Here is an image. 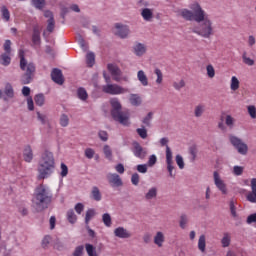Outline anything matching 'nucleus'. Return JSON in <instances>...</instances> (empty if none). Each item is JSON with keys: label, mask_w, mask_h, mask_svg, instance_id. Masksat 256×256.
<instances>
[{"label": "nucleus", "mask_w": 256, "mask_h": 256, "mask_svg": "<svg viewBox=\"0 0 256 256\" xmlns=\"http://www.w3.org/2000/svg\"><path fill=\"white\" fill-rule=\"evenodd\" d=\"M189 9H181L179 12L180 16L186 21L199 23V26L193 29V33L202 38L210 39V37L214 35V28L213 23L207 17L206 12L197 1L191 2L189 4Z\"/></svg>", "instance_id": "f257e3e1"}, {"label": "nucleus", "mask_w": 256, "mask_h": 256, "mask_svg": "<svg viewBox=\"0 0 256 256\" xmlns=\"http://www.w3.org/2000/svg\"><path fill=\"white\" fill-rule=\"evenodd\" d=\"M51 201H53V192L51 191V188L45 184L37 186L32 199L33 205L36 207L37 211L47 209Z\"/></svg>", "instance_id": "f03ea898"}, {"label": "nucleus", "mask_w": 256, "mask_h": 256, "mask_svg": "<svg viewBox=\"0 0 256 256\" xmlns=\"http://www.w3.org/2000/svg\"><path fill=\"white\" fill-rule=\"evenodd\" d=\"M38 179H48L55 173V157L53 152L45 150L38 162Z\"/></svg>", "instance_id": "7ed1b4c3"}, {"label": "nucleus", "mask_w": 256, "mask_h": 256, "mask_svg": "<svg viewBox=\"0 0 256 256\" xmlns=\"http://www.w3.org/2000/svg\"><path fill=\"white\" fill-rule=\"evenodd\" d=\"M110 105L111 116L114 121H117V123H120V125H129V113L121 110V102H119V99L112 98L110 100Z\"/></svg>", "instance_id": "20e7f679"}, {"label": "nucleus", "mask_w": 256, "mask_h": 256, "mask_svg": "<svg viewBox=\"0 0 256 256\" xmlns=\"http://www.w3.org/2000/svg\"><path fill=\"white\" fill-rule=\"evenodd\" d=\"M20 69L24 71L21 77L23 85H29L33 81V75H35V64L25 59L23 52H20Z\"/></svg>", "instance_id": "39448f33"}, {"label": "nucleus", "mask_w": 256, "mask_h": 256, "mask_svg": "<svg viewBox=\"0 0 256 256\" xmlns=\"http://www.w3.org/2000/svg\"><path fill=\"white\" fill-rule=\"evenodd\" d=\"M169 142L168 138H161L160 140V145L162 147L166 146V164H167V170L169 172V176L174 178V175L172 173V171L174 170V166H173V160H172V152L169 148V146L167 145Z\"/></svg>", "instance_id": "423d86ee"}, {"label": "nucleus", "mask_w": 256, "mask_h": 256, "mask_svg": "<svg viewBox=\"0 0 256 256\" xmlns=\"http://www.w3.org/2000/svg\"><path fill=\"white\" fill-rule=\"evenodd\" d=\"M229 141L239 154L246 155L248 153V146L241 140V138H237V136H229Z\"/></svg>", "instance_id": "0eeeda50"}, {"label": "nucleus", "mask_w": 256, "mask_h": 256, "mask_svg": "<svg viewBox=\"0 0 256 256\" xmlns=\"http://www.w3.org/2000/svg\"><path fill=\"white\" fill-rule=\"evenodd\" d=\"M44 17L47 19V26L46 30H44L43 32V37L47 39V37H49V34L55 29V18L53 17V12H51L50 10L44 11Z\"/></svg>", "instance_id": "6e6552de"}, {"label": "nucleus", "mask_w": 256, "mask_h": 256, "mask_svg": "<svg viewBox=\"0 0 256 256\" xmlns=\"http://www.w3.org/2000/svg\"><path fill=\"white\" fill-rule=\"evenodd\" d=\"M112 32L116 37H119L120 39H127V36L129 35V27L127 24L118 22L114 24Z\"/></svg>", "instance_id": "1a4fd4ad"}, {"label": "nucleus", "mask_w": 256, "mask_h": 256, "mask_svg": "<svg viewBox=\"0 0 256 256\" xmlns=\"http://www.w3.org/2000/svg\"><path fill=\"white\" fill-rule=\"evenodd\" d=\"M102 91L108 95H121L125 93L126 90L117 84H106L102 86Z\"/></svg>", "instance_id": "9d476101"}, {"label": "nucleus", "mask_w": 256, "mask_h": 256, "mask_svg": "<svg viewBox=\"0 0 256 256\" xmlns=\"http://www.w3.org/2000/svg\"><path fill=\"white\" fill-rule=\"evenodd\" d=\"M108 70L110 71L114 81L121 83V81H127V76H124L121 70L113 64H108Z\"/></svg>", "instance_id": "9b49d317"}, {"label": "nucleus", "mask_w": 256, "mask_h": 256, "mask_svg": "<svg viewBox=\"0 0 256 256\" xmlns=\"http://www.w3.org/2000/svg\"><path fill=\"white\" fill-rule=\"evenodd\" d=\"M213 179H214V184L216 186V188L223 194V195H227L228 194V189H227V185L225 184V182L221 179L220 175L218 172H214L213 173Z\"/></svg>", "instance_id": "f8f14e48"}, {"label": "nucleus", "mask_w": 256, "mask_h": 256, "mask_svg": "<svg viewBox=\"0 0 256 256\" xmlns=\"http://www.w3.org/2000/svg\"><path fill=\"white\" fill-rule=\"evenodd\" d=\"M132 145V152L137 158L145 159V157H147V150L143 148L139 142H133Z\"/></svg>", "instance_id": "ddd939ff"}, {"label": "nucleus", "mask_w": 256, "mask_h": 256, "mask_svg": "<svg viewBox=\"0 0 256 256\" xmlns=\"http://www.w3.org/2000/svg\"><path fill=\"white\" fill-rule=\"evenodd\" d=\"M108 183L111 185V187H122L123 186V180L121 179V176L115 173H110L107 176Z\"/></svg>", "instance_id": "4468645a"}, {"label": "nucleus", "mask_w": 256, "mask_h": 256, "mask_svg": "<svg viewBox=\"0 0 256 256\" xmlns=\"http://www.w3.org/2000/svg\"><path fill=\"white\" fill-rule=\"evenodd\" d=\"M51 78L54 83H57V85H63L64 80H63V73L57 69L54 68L51 72Z\"/></svg>", "instance_id": "2eb2a0df"}, {"label": "nucleus", "mask_w": 256, "mask_h": 256, "mask_svg": "<svg viewBox=\"0 0 256 256\" xmlns=\"http://www.w3.org/2000/svg\"><path fill=\"white\" fill-rule=\"evenodd\" d=\"M33 45H41V26L35 25L32 34Z\"/></svg>", "instance_id": "dca6fc26"}, {"label": "nucleus", "mask_w": 256, "mask_h": 256, "mask_svg": "<svg viewBox=\"0 0 256 256\" xmlns=\"http://www.w3.org/2000/svg\"><path fill=\"white\" fill-rule=\"evenodd\" d=\"M133 52L136 56L141 57L147 53V46L141 42H136L133 46Z\"/></svg>", "instance_id": "f3484780"}, {"label": "nucleus", "mask_w": 256, "mask_h": 256, "mask_svg": "<svg viewBox=\"0 0 256 256\" xmlns=\"http://www.w3.org/2000/svg\"><path fill=\"white\" fill-rule=\"evenodd\" d=\"M90 199H92V201H96L99 203V201L103 200V194L101 193V190H99V187L94 186L92 187L91 191H90Z\"/></svg>", "instance_id": "a211bd4d"}, {"label": "nucleus", "mask_w": 256, "mask_h": 256, "mask_svg": "<svg viewBox=\"0 0 256 256\" xmlns=\"http://www.w3.org/2000/svg\"><path fill=\"white\" fill-rule=\"evenodd\" d=\"M23 157L26 163H31L33 161V148L31 145H26L23 150Z\"/></svg>", "instance_id": "6ab92c4d"}, {"label": "nucleus", "mask_w": 256, "mask_h": 256, "mask_svg": "<svg viewBox=\"0 0 256 256\" xmlns=\"http://www.w3.org/2000/svg\"><path fill=\"white\" fill-rule=\"evenodd\" d=\"M252 192L247 195V200L251 203H256V178L251 180Z\"/></svg>", "instance_id": "aec40b11"}, {"label": "nucleus", "mask_w": 256, "mask_h": 256, "mask_svg": "<svg viewBox=\"0 0 256 256\" xmlns=\"http://www.w3.org/2000/svg\"><path fill=\"white\" fill-rule=\"evenodd\" d=\"M30 5L37 11H43L47 6L46 0H30Z\"/></svg>", "instance_id": "412c9836"}, {"label": "nucleus", "mask_w": 256, "mask_h": 256, "mask_svg": "<svg viewBox=\"0 0 256 256\" xmlns=\"http://www.w3.org/2000/svg\"><path fill=\"white\" fill-rule=\"evenodd\" d=\"M130 104L134 107H139L143 103V98L139 94H130Z\"/></svg>", "instance_id": "4be33fe9"}, {"label": "nucleus", "mask_w": 256, "mask_h": 256, "mask_svg": "<svg viewBox=\"0 0 256 256\" xmlns=\"http://www.w3.org/2000/svg\"><path fill=\"white\" fill-rule=\"evenodd\" d=\"M137 79L142 86L144 87L149 86V78L147 77V74H145V71L139 70L137 72Z\"/></svg>", "instance_id": "5701e85b"}, {"label": "nucleus", "mask_w": 256, "mask_h": 256, "mask_svg": "<svg viewBox=\"0 0 256 256\" xmlns=\"http://www.w3.org/2000/svg\"><path fill=\"white\" fill-rule=\"evenodd\" d=\"M76 95L80 101H83L84 103H87L89 99V94L87 93V90L83 87H80L76 91Z\"/></svg>", "instance_id": "b1692460"}, {"label": "nucleus", "mask_w": 256, "mask_h": 256, "mask_svg": "<svg viewBox=\"0 0 256 256\" xmlns=\"http://www.w3.org/2000/svg\"><path fill=\"white\" fill-rule=\"evenodd\" d=\"M141 16L144 21L151 22L153 20V10L150 8H143L141 11Z\"/></svg>", "instance_id": "393cba45"}, {"label": "nucleus", "mask_w": 256, "mask_h": 256, "mask_svg": "<svg viewBox=\"0 0 256 256\" xmlns=\"http://www.w3.org/2000/svg\"><path fill=\"white\" fill-rule=\"evenodd\" d=\"M114 235L115 237H119V239H127L129 237V232L123 227H118L114 230Z\"/></svg>", "instance_id": "a878e982"}, {"label": "nucleus", "mask_w": 256, "mask_h": 256, "mask_svg": "<svg viewBox=\"0 0 256 256\" xmlns=\"http://www.w3.org/2000/svg\"><path fill=\"white\" fill-rule=\"evenodd\" d=\"M4 95H6V97L8 99H14L15 98V90L13 89V85H11L10 83H7L5 85Z\"/></svg>", "instance_id": "bb28decb"}, {"label": "nucleus", "mask_w": 256, "mask_h": 256, "mask_svg": "<svg viewBox=\"0 0 256 256\" xmlns=\"http://www.w3.org/2000/svg\"><path fill=\"white\" fill-rule=\"evenodd\" d=\"M103 154L105 156V159H107L108 161H112L113 160V149L111 148V146L109 145H104L102 148Z\"/></svg>", "instance_id": "cd10ccee"}, {"label": "nucleus", "mask_w": 256, "mask_h": 256, "mask_svg": "<svg viewBox=\"0 0 256 256\" xmlns=\"http://www.w3.org/2000/svg\"><path fill=\"white\" fill-rule=\"evenodd\" d=\"M66 218L71 225H75L77 223V215L75 214V211L73 209H70L66 213Z\"/></svg>", "instance_id": "c85d7f7f"}, {"label": "nucleus", "mask_w": 256, "mask_h": 256, "mask_svg": "<svg viewBox=\"0 0 256 256\" xmlns=\"http://www.w3.org/2000/svg\"><path fill=\"white\" fill-rule=\"evenodd\" d=\"M11 54L9 53H3L1 56H0V63L1 65H4V67H7L9 65H11Z\"/></svg>", "instance_id": "c756f323"}, {"label": "nucleus", "mask_w": 256, "mask_h": 256, "mask_svg": "<svg viewBox=\"0 0 256 256\" xmlns=\"http://www.w3.org/2000/svg\"><path fill=\"white\" fill-rule=\"evenodd\" d=\"M0 13H1V15H2L3 21H5L6 23L10 21V19H11V13L9 12V9L6 8V6H2V7H1Z\"/></svg>", "instance_id": "7c9ffc66"}, {"label": "nucleus", "mask_w": 256, "mask_h": 256, "mask_svg": "<svg viewBox=\"0 0 256 256\" xmlns=\"http://www.w3.org/2000/svg\"><path fill=\"white\" fill-rule=\"evenodd\" d=\"M165 241V237L162 232H157L156 236L154 237V243L158 247H163V242Z\"/></svg>", "instance_id": "2f4dec72"}, {"label": "nucleus", "mask_w": 256, "mask_h": 256, "mask_svg": "<svg viewBox=\"0 0 256 256\" xmlns=\"http://www.w3.org/2000/svg\"><path fill=\"white\" fill-rule=\"evenodd\" d=\"M102 222L104 223L105 227H111L113 225V220L111 219V214L104 213L102 215Z\"/></svg>", "instance_id": "473e14b6"}, {"label": "nucleus", "mask_w": 256, "mask_h": 256, "mask_svg": "<svg viewBox=\"0 0 256 256\" xmlns=\"http://www.w3.org/2000/svg\"><path fill=\"white\" fill-rule=\"evenodd\" d=\"M34 101L38 107H43L45 105V95L43 94L35 95Z\"/></svg>", "instance_id": "72a5a7b5"}, {"label": "nucleus", "mask_w": 256, "mask_h": 256, "mask_svg": "<svg viewBox=\"0 0 256 256\" xmlns=\"http://www.w3.org/2000/svg\"><path fill=\"white\" fill-rule=\"evenodd\" d=\"M198 249L204 253L206 250V237L201 235L198 240Z\"/></svg>", "instance_id": "f704fd0d"}, {"label": "nucleus", "mask_w": 256, "mask_h": 256, "mask_svg": "<svg viewBox=\"0 0 256 256\" xmlns=\"http://www.w3.org/2000/svg\"><path fill=\"white\" fill-rule=\"evenodd\" d=\"M86 63L88 67H93L95 65V54L93 52H88L86 55Z\"/></svg>", "instance_id": "c9c22d12"}, {"label": "nucleus", "mask_w": 256, "mask_h": 256, "mask_svg": "<svg viewBox=\"0 0 256 256\" xmlns=\"http://www.w3.org/2000/svg\"><path fill=\"white\" fill-rule=\"evenodd\" d=\"M240 87V81L236 76H232L230 88L232 91H237Z\"/></svg>", "instance_id": "e433bc0d"}, {"label": "nucleus", "mask_w": 256, "mask_h": 256, "mask_svg": "<svg viewBox=\"0 0 256 256\" xmlns=\"http://www.w3.org/2000/svg\"><path fill=\"white\" fill-rule=\"evenodd\" d=\"M59 123L61 127H69V116L67 114L60 115Z\"/></svg>", "instance_id": "4c0bfd02"}, {"label": "nucleus", "mask_w": 256, "mask_h": 256, "mask_svg": "<svg viewBox=\"0 0 256 256\" xmlns=\"http://www.w3.org/2000/svg\"><path fill=\"white\" fill-rule=\"evenodd\" d=\"M204 112H205V106H203V104H198L194 110V115L195 117L199 118L203 115Z\"/></svg>", "instance_id": "58836bf2"}, {"label": "nucleus", "mask_w": 256, "mask_h": 256, "mask_svg": "<svg viewBox=\"0 0 256 256\" xmlns=\"http://www.w3.org/2000/svg\"><path fill=\"white\" fill-rule=\"evenodd\" d=\"M151 120H153V112H148L147 116L142 119V123L146 127H151Z\"/></svg>", "instance_id": "ea45409f"}, {"label": "nucleus", "mask_w": 256, "mask_h": 256, "mask_svg": "<svg viewBox=\"0 0 256 256\" xmlns=\"http://www.w3.org/2000/svg\"><path fill=\"white\" fill-rule=\"evenodd\" d=\"M154 73L156 74L157 78H156V84L161 85L163 83V72L161 71V69L156 68L154 70Z\"/></svg>", "instance_id": "a19ab883"}, {"label": "nucleus", "mask_w": 256, "mask_h": 256, "mask_svg": "<svg viewBox=\"0 0 256 256\" xmlns=\"http://www.w3.org/2000/svg\"><path fill=\"white\" fill-rule=\"evenodd\" d=\"M136 132L141 139H147V128H145V126H141V128H137Z\"/></svg>", "instance_id": "79ce46f5"}, {"label": "nucleus", "mask_w": 256, "mask_h": 256, "mask_svg": "<svg viewBox=\"0 0 256 256\" xmlns=\"http://www.w3.org/2000/svg\"><path fill=\"white\" fill-rule=\"evenodd\" d=\"M86 252L88 256H99L97 251H95V247H93L91 244H86Z\"/></svg>", "instance_id": "37998d69"}, {"label": "nucleus", "mask_w": 256, "mask_h": 256, "mask_svg": "<svg viewBox=\"0 0 256 256\" xmlns=\"http://www.w3.org/2000/svg\"><path fill=\"white\" fill-rule=\"evenodd\" d=\"M230 242H231V237L228 233H225L222 240H221V243H222V246L224 248L228 247L230 245Z\"/></svg>", "instance_id": "c03bdc74"}, {"label": "nucleus", "mask_w": 256, "mask_h": 256, "mask_svg": "<svg viewBox=\"0 0 256 256\" xmlns=\"http://www.w3.org/2000/svg\"><path fill=\"white\" fill-rule=\"evenodd\" d=\"M84 155L86 159H93L95 157V150L93 148H86Z\"/></svg>", "instance_id": "a18cd8bd"}, {"label": "nucleus", "mask_w": 256, "mask_h": 256, "mask_svg": "<svg viewBox=\"0 0 256 256\" xmlns=\"http://www.w3.org/2000/svg\"><path fill=\"white\" fill-rule=\"evenodd\" d=\"M173 87L175 90L180 91L182 88L185 87V81L183 79H181L179 81H174Z\"/></svg>", "instance_id": "49530a36"}, {"label": "nucleus", "mask_w": 256, "mask_h": 256, "mask_svg": "<svg viewBox=\"0 0 256 256\" xmlns=\"http://www.w3.org/2000/svg\"><path fill=\"white\" fill-rule=\"evenodd\" d=\"M234 123L235 118H233V116H230V114H227L225 118V124L231 129L233 128Z\"/></svg>", "instance_id": "de8ad7c7"}, {"label": "nucleus", "mask_w": 256, "mask_h": 256, "mask_svg": "<svg viewBox=\"0 0 256 256\" xmlns=\"http://www.w3.org/2000/svg\"><path fill=\"white\" fill-rule=\"evenodd\" d=\"M85 247L83 245L77 246L71 256H83Z\"/></svg>", "instance_id": "09e8293b"}, {"label": "nucleus", "mask_w": 256, "mask_h": 256, "mask_svg": "<svg viewBox=\"0 0 256 256\" xmlns=\"http://www.w3.org/2000/svg\"><path fill=\"white\" fill-rule=\"evenodd\" d=\"M244 172V166H234L232 173L235 176H241Z\"/></svg>", "instance_id": "8fccbe9b"}, {"label": "nucleus", "mask_w": 256, "mask_h": 256, "mask_svg": "<svg viewBox=\"0 0 256 256\" xmlns=\"http://www.w3.org/2000/svg\"><path fill=\"white\" fill-rule=\"evenodd\" d=\"M36 115H37L38 121H40L42 125H47V115L41 112H36Z\"/></svg>", "instance_id": "3c124183"}, {"label": "nucleus", "mask_w": 256, "mask_h": 256, "mask_svg": "<svg viewBox=\"0 0 256 256\" xmlns=\"http://www.w3.org/2000/svg\"><path fill=\"white\" fill-rule=\"evenodd\" d=\"M68 173H69V168L67 167V165H65V163H61L60 165L61 177H67Z\"/></svg>", "instance_id": "603ef678"}, {"label": "nucleus", "mask_w": 256, "mask_h": 256, "mask_svg": "<svg viewBox=\"0 0 256 256\" xmlns=\"http://www.w3.org/2000/svg\"><path fill=\"white\" fill-rule=\"evenodd\" d=\"M206 71H207V75H208L209 78H211V79L214 78L215 70H214V67H213L212 64H208L206 66Z\"/></svg>", "instance_id": "864d4df0"}, {"label": "nucleus", "mask_w": 256, "mask_h": 256, "mask_svg": "<svg viewBox=\"0 0 256 256\" xmlns=\"http://www.w3.org/2000/svg\"><path fill=\"white\" fill-rule=\"evenodd\" d=\"M93 217H95V210L89 209L86 212L85 223H89V221H91V219H93Z\"/></svg>", "instance_id": "5fc2aeb1"}, {"label": "nucleus", "mask_w": 256, "mask_h": 256, "mask_svg": "<svg viewBox=\"0 0 256 256\" xmlns=\"http://www.w3.org/2000/svg\"><path fill=\"white\" fill-rule=\"evenodd\" d=\"M157 197V189L152 188L149 190V192L146 194V199L151 200L153 198Z\"/></svg>", "instance_id": "6e6d98bb"}, {"label": "nucleus", "mask_w": 256, "mask_h": 256, "mask_svg": "<svg viewBox=\"0 0 256 256\" xmlns=\"http://www.w3.org/2000/svg\"><path fill=\"white\" fill-rule=\"evenodd\" d=\"M242 58H243L244 64H246L248 66H253L254 65V60L251 59L250 57H247L246 52L243 53Z\"/></svg>", "instance_id": "4d7b16f0"}, {"label": "nucleus", "mask_w": 256, "mask_h": 256, "mask_svg": "<svg viewBox=\"0 0 256 256\" xmlns=\"http://www.w3.org/2000/svg\"><path fill=\"white\" fill-rule=\"evenodd\" d=\"M98 137L104 142L109 140V134H107V132L104 130H100L98 132Z\"/></svg>", "instance_id": "13d9d810"}, {"label": "nucleus", "mask_w": 256, "mask_h": 256, "mask_svg": "<svg viewBox=\"0 0 256 256\" xmlns=\"http://www.w3.org/2000/svg\"><path fill=\"white\" fill-rule=\"evenodd\" d=\"M176 164L178 165L179 169H184V160L182 158V156H180V154H177L176 158Z\"/></svg>", "instance_id": "bf43d9fd"}, {"label": "nucleus", "mask_w": 256, "mask_h": 256, "mask_svg": "<svg viewBox=\"0 0 256 256\" xmlns=\"http://www.w3.org/2000/svg\"><path fill=\"white\" fill-rule=\"evenodd\" d=\"M49 243H51V236L47 235L42 239L43 249L47 248L49 246Z\"/></svg>", "instance_id": "052dcab7"}, {"label": "nucleus", "mask_w": 256, "mask_h": 256, "mask_svg": "<svg viewBox=\"0 0 256 256\" xmlns=\"http://www.w3.org/2000/svg\"><path fill=\"white\" fill-rule=\"evenodd\" d=\"M74 209L78 215H81V213H83V210L85 209V205H83L82 203H77Z\"/></svg>", "instance_id": "680f3d73"}, {"label": "nucleus", "mask_w": 256, "mask_h": 256, "mask_svg": "<svg viewBox=\"0 0 256 256\" xmlns=\"http://www.w3.org/2000/svg\"><path fill=\"white\" fill-rule=\"evenodd\" d=\"M248 113L252 119H256V108L255 106H248Z\"/></svg>", "instance_id": "e2e57ef3"}, {"label": "nucleus", "mask_w": 256, "mask_h": 256, "mask_svg": "<svg viewBox=\"0 0 256 256\" xmlns=\"http://www.w3.org/2000/svg\"><path fill=\"white\" fill-rule=\"evenodd\" d=\"M5 53L11 54V40H6L4 43Z\"/></svg>", "instance_id": "0e129e2a"}, {"label": "nucleus", "mask_w": 256, "mask_h": 256, "mask_svg": "<svg viewBox=\"0 0 256 256\" xmlns=\"http://www.w3.org/2000/svg\"><path fill=\"white\" fill-rule=\"evenodd\" d=\"M187 222H188V219H187L186 215H182L180 217V227L182 229H185Z\"/></svg>", "instance_id": "69168bd1"}, {"label": "nucleus", "mask_w": 256, "mask_h": 256, "mask_svg": "<svg viewBox=\"0 0 256 256\" xmlns=\"http://www.w3.org/2000/svg\"><path fill=\"white\" fill-rule=\"evenodd\" d=\"M230 211H231V215L236 218L237 217V213H236V207H235V203L234 201L230 202Z\"/></svg>", "instance_id": "338daca9"}, {"label": "nucleus", "mask_w": 256, "mask_h": 256, "mask_svg": "<svg viewBox=\"0 0 256 256\" xmlns=\"http://www.w3.org/2000/svg\"><path fill=\"white\" fill-rule=\"evenodd\" d=\"M247 223H248V224L256 223V213L250 215V216L247 218Z\"/></svg>", "instance_id": "774afa93"}]
</instances>
